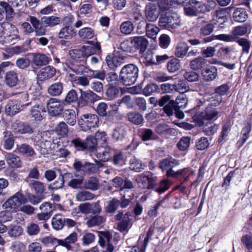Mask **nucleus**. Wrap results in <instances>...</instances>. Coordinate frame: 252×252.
<instances>
[{"mask_svg":"<svg viewBox=\"0 0 252 252\" xmlns=\"http://www.w3.org/2000/svg\"><path fill=\"white\" fill-rule=\"evenodd\" d=\"M29 21L35 30V35L43 36L46 33L47 27H52L59 24L60 18L54 16H44L40 21L36 17L31 16Z\"/></svg>","mask_w":252,"mask_h":252,"instance_id":"f257e3e1","label":"nucleus"},{"mask_svg":"<svg viewBox=\"0 0 252 252\" xmlns=\"http://www.w3.org/2000/svg\"><path fill=\"white\" fill-rule=\"evenodd\" d=\"M42 141L40 143V152L42 155H47L56 150L60 145L59 139L50 132L43 131Z\"/></svg>","mask_w":252,"mask_h":252,"instance_id":"f03ea898","label":"nucleus"},{"mask_svg":"<svg viewBox=\"0 0 252 252\" xmlns=\"http://www.w3.org/2000/svg\"><path fill=\"white\" fill-rule=\"evenodd\" d=\"M87 42L92 46H83L80 49H75L70 51V55L75 59L87 58L92 55L99 52L101 46L99 42L94 43L93 41H88Z\"/></svg>","mask_w":252,"mask_h":252,"instance_id":"7ed1b4c3","label":"nucleus"},{"mask_svg":"<svg viewBox=\"0 0 252 252\" xmlns=\"http://www.w3.org/2000/svg\"><path fill=\"white\" fill-rule=\"evenodd\" d=\"M138 68L133 64L125 65L120 73V77L122 82L126 86L133 84L138 76Z\"/></svg>","mask_w":252,"mask_h":252,"instance_id":"20e7f679","label":"nucleus"},{"mask_svg":"<svg viewBox=\"0 0 252 252\" xmlns=\"http://www.w3.org/2000/svg\"><path fill=\"white\" fill-rule=\"evenodd\" d=\"M28 202V199L21 190L16 192L10 197L2 205V208L6 210L17 212L22 204Z\"/></svg>","mask_w":252,"mask_h":252,"instance_id":"39448f33","label":"nucleus"},{"mask_svg":"<svg viewBox=\"0 0 252 252\" xmlns=\"http://www.w3.org/2000/svg\"><path fill=\"white\" fill-rule=\"evenodd\" d=\"M219 111L216 109H212L208 106L204 112L199 114H196L192 117L193 121L195 122L198 126L204 125L203 120H216L218 118Z\"/></svg>","mask_w":252,"mask_h":252,"instance_id":"423d86ee","label":"nucleus"},{"mask_svg":"<svg viewBox=\"0 0 252 252\" xmlns=\"http://www.w3.org/2000/svg\"><path fill=\"white\" fill-rule=\"evenodd\" d=\"M180 25V20L176 13H166L160 18L159 25L170 30L176 29Z\"/></svg>","mask_w":252,"mask_h":252,"instance_id":"0eeeda50","label":"nucleus"},{"mask_svg":"<svg viewBox=\"0 0 252 252\" xmlns=\"http://www.w3.org/2000/svg\"><path fill=\"white\" fill-rule=\"evenodd\" d=\"M78 122L82 129L87 131L98 126L99 120L97 115L87 114L82 115Z\"/></svg>","mask_w":252,"mask_h":252,"instance_id":"6e6552de","label":"nucleus"},{"mask_svg":"<svg viewBox=\"0 0 252 252\" xmlns=\"http://www.w3.org/2000/svg\"><path fill=\"white\" fill-rule=\"evenodd\" d=\"M157 177L150 172H144L137 179L138 185L141 189H152L156 187Z\"/></svg>","mask_w":252,"mask_h":252,"instance_id":"1a4fd4ad","label":"nucleus"},{"mask_svg":"<svg viewBox=\"0 0 252 252\" xmlns=\"http://www.w3.org/2000/svg\"><path fill=\"white\" fill-rule=\"evenodd\" d=\"M114 218L116 220H120V222L117 225V228L118 230L121 232L127 230L132 221L131 213L128 212L124 214L123 211H119L115 216Z\"/></svg>","mask_w":252,"mask_h":252,"instance_id":"9d476101","label":"nucleus"},{"mask_svg":"<svg viewBox=\"0 0 252 252\" xmlns=\"http://www.w3.org/2000/svg\"><path fill=\"white\" fill-rule=\"evenodd\" d=\"M80 96L79 104L82 106L94 104L95 102L101 99L100 96L91 90L82 91L80 89Z\"/></svg>","mask_w":252,"mask_h":252,"instance_id":"9b49d317","label":"nucleus"},{"mask_svg":"<svg viewBox=\"0 0 252 252\" xmlns=\"http://www.w3.org/2000/svg\"><path fill=\"white\" fill-rule=\"evenodd\" d=\"M247 32V29L246 27L238 26L235 27L232 31V35L221 34L217 35L216 38L218 40L226 42H232L236 40L237 36H242Z\"/></svg>","mask_w":252,"mask_h":252,"instance_id":"f8f14e48","label":"nucleus"},{"mask_svg":"<svg viewBox=\"0 0 252 252\" xmlns=\"http://www.w3.org/2000/svg\"><path fill=\"white\" fill-rule=\"evenodd\" d=\"M73 167L76 171H82L84 174L95 173L98 170V168L94 163L89 162L83 163L81 161L77 160L74 161Z\"/></svg>","mask_w":252,"mask_h":252,"instance_id":"ddd939ff","label":"nucleus"},{"mask_svg":"<svg viewBox=\"0 0 252 252\" xmlns=\"http://www.w3.org/2000/svg\"><path fill=\"white\" fill-rule=\"evenodd\" d=\"M49 113L52 116L60 115L63 111L64 104L56 98L50 99L47 103Z\"/></svg>","mask_w":252,"mask_h":252,"instance_id":"4468645a","label":"nucleus"},{"mask_svg":"<svg viewBox=\"0 0 252 252\" xmlns=\"http://www.w3.org/2000/svg\"><path fill=\"white\" fill-rule=\"evenodd\" d=\"M144 11L146 19L151 22H155L160 14V10L158 6L153 3L147 4L145 6Z\"/></svg>","mask_w":252,"mask_h":252,"instance_id":"2eb2a0df","label":"nucleus"},{"mask_svg":"<svg viewBox=\"0 0 252 252\" xmlns=\"http://www.w3.org/2000/svg\"><path fill=\"white\" fill-rule=\"evenodd\" d=\"M80 212L84 214H98L101 212V208L98 202L90 204L85 203L79 206Z\"/></svg>","mask_w":252,"mask_h":252,"instance_id":"dca6fc26","label":"nucleus"},{"mask_svg":"<svg viewBox=\"0 0 252 252\" xmlns=\"http://www.w3.org/2000/svg\"><path fill=\"white\" fill-rule=\"evenodd\" d=\"M12 128L15 133L21 134H32L34 132V128L27 123H16L12 125Z\"/></svg>","mask_w":252,"mask_h":252,"instance_id":"f3484780","label":"nucleus"},{"mask_svg":"<svg viewBox=\"0 0 252 252\" xmlns=\"http://www.w3.org/2000/svg\"><path fill=\"white\" fill-rule=\"evenodd\" d=\"M56 72L55 68L51 66H47L40 70L37 74V77L40 81H45L52 78Z\"/></svg>","mask_w":252,"mask_h":252,"instance_id":"a211bd4d","label":"nucleus"},{"mask_svg":"<svg viewBox=\"0 0 252 252\" xmlns=\"http://www.w3.org/2000/svg\"><path fill=\"white\" fill-rule=\"evenodd\" d=\"M131 44L136 49H140V51H144L147 48L149 42L148 40L144 36H135L131 38Z\"/></svg>","mask_w":252,"mask_h":252,"instance_id":"6ab92c4d","label":"nucleus"},{"mask_svg":"<svg viewBox=\"0 0 252 252\" xmlns=\"http://www.w3.org/2000/svg\"><path fill=\"white\" fill-rule=\"evenodd\" d=\"M77 233L73 232L65 239L57 240V244L65 247L68 250H70L71 249V244H74L77 241Z\"/></svg>","mask_w":252,"mask_h":252,"instance_id":"aec40b11","label":"nucleus"},{"mask_svg":"<svg viewBox=\"0 0 252 252\" xmlns=\"http://www.w3.org/2000/svg\"><path fill=\"white\" fill-rule=\"evenodd\" d=\"M23 108V105L20 102L15 100L9 102L6 105L5 110L8 115H14Z\"/></svg>","mask_w":252,"mask_h":252,"instance_id":"412c9836","label":"nucleus"},{"mask_svg":"<svg viewBox=\"0 0 252 252\" xmlns=\"http://www.w3.org/2000/svg\"><path fill=\"white\" fill-rule=\"evenodd\" d=\"M205 8L204 3L195 0H190V16L196 15L199 13H204Z\"/></svg>","mask_w":252,"mask_h":252,"instance_id":"4be33fe9","label":"nucleus"},{"mask_svg":"<svg viewBox=\"0 0 252 252\" xmlns=\"http://www.w3.org/2000/svg\"><path fill=\"white\" fill-rule=\"evenodd\" d=\"M5 158L7 164L12 168H18L21 165L20 158L11 153H6Z\"/></svg>","mask_w":252,"mask_h":252,"instance_id":"5701e85b","label":"nucleus"},{"mask_svg":"<svg viewBox=\"0 0 252 252\" xmlns=\"http://www.w3.org/2000/svg\"><path fill=\"white\" fill-rule=\"evenodd\" d=\"M7 232L10 237L17 238L22 235L23 229L18 224H11L7 226Z\"/></svg>","mask_w":252,"mask_h":252,"instance_id":"b1692460","label":"nucleus"},{"mask_svg":"<svg viewBox=\"0 0 252 252\" xmlns=\"http://www.w3.org/2000/svg\"><path fill=\"white\" fill-rule=\"evenodd\" d=\"M18 82V78L17 73L11 70L7 72L4 76V82L10 87H14L16 86Z\"/></svg>","mask_w":252,"mask_h":252,"instance_id":"393cba45","label":"nucleus"},{"mask_svg":"<svg viewBox=\"0 0 252 252\" xmlns=\"http://www.w3.org/2000/svg\"><path fill=\"white\" fill-rule=\"evenodd\" d=\"M63 89V83L58 82L52 84L48 88V93L51 96H56L60 95Z\"/></svg>","mask_w":252,"mask_h":252,"instance_id":"a878e982","label":"nucleus"},{"mask_svg":"<svg viewBox=\"0 0 252 252\" xmlns=\"http://www.w3.org/2000/svg\"><path fill=\"white\" fill-rule=\"evenodd\" d=\"M217 69L215 66L204 68L202 71L203 78L206 81H212L217 76Z\"/></svg>","mask_w":252,"mask_h":252,"instance_id":"bb28decb","label":"nucleus"},{"mask_svg":"<svg viewBox=\"0 0 252 252\" xmlns=\"http://www.w3.org/2000/svg\"><path fill=\"white\" fill-rule=\"evenodd\" d=\"M111 148L108 145L104 146L99 151L97 152L96 157L100 161H107L110 158Z\"/></svg>","mask_w":252,"mask_h":252,"instance_id":"cd10ccee","label":"nucleus"},{"mask_svg":"<svg viewBox=\"0 0 252 252\" xmlns=\"http://www.w3.org/2000/svg\"><path fill=\"white\" fill-rule=\"evenodd\" d=\"M74 177H72L68 183L67 186L73 189H81L84 183V178L83 176H79L74 173Z\"/></svg>","mask_w":252,"mask_h":252,"instance_id":"c85d7f7f","label":"nucleus"},{"mask_svg":"<svg viewBox=\"0 0 252 252\" xmlns=\"http://www.w3.org/2000/svg\"><path fill=\"white\" fill-rule=\"evenodd\" d=\"M16 150L20 154L29 157H32L35 154L33 148L30 145L26 143L17 145Z\"/></svg>","mask_w":252,"mask_h":252,"instance_id":"c756f323","label":"nucleus"},{"mask_svg":"<svg viewBox=\"0 0 252 252\" xmlns=\"http://www.w3.org/2000/svg\"><path fill=\"white\" fill-rule=\"evenodd\" d=\"M189 46L187 43L181 41L177 45L175 55L178 58H183L185 57L188 53Z\"/></svg>","mask_w":252,"mask_h":252,"instance_id":"7c9ffc66","label":"nucleus"},{"mask_svg":"<svg viewBox=\"0 0 252 252\" xmlns=\"http://www.w3.org/2000/svg\"><path fill=\"white\" fill-rule=\"evenodd\" d=\"M45 110L39 105L33 106L31 110V115L36 121H41L43 118V114L45 113Z\"/></svg>","mask_w":252,"mask_h":252,"instance_id":"2f4dec72","label":"nucleus"},{"mask_svg":"<svg viewBox=\"0 0 252 252\" xmlns=\"http://www.w3.org/2000/svg\"><path fill=\"white\" fill-rule=\"evenodd\" d=\"M3 134L5 138L4 141L3 147L5 150H10L14 146V139L13 138V135L10 131L6 130L3 132Z\"/></svg>","mask_w":252,"mask_h":252,"instance_id":"473e14b6","label":"nucleus"},{"mask_svg":"<svg viewBox=\"0 0 252 252\" xmlns=\"http://www.w3.org/2000/svg\"><path fill=\"white\" fill-rule=\"evenodd\" d=\"M32 62L35 65L41 66L47 64L49 62V59L44 54H35L33 55Z\"/></svg>","mask_w":252,"mask_h":252,"instance_id":"72a5a7b5","label":"nucleus"},{"mask_svg":"<svg viewBox=\"0 0 252 252\" xmlns=\"http://www.w3.org/2000/svg\"><path fill=\"white\" fill-rule=\"evenodd\" d=\"M226 12L224 10H218L213 16L212 22L213 24H218L221 27L226 20Z\"/></svg>","mask_w":252,"mask_h":252,"instance_id":"f704fd0d","label":"nucleus"},{"mask_svg":"<svg viewBox=\"0 0 252 252\" xmlns=\"http://www.w3.org/2000/svg\"><path fill=\"white\" fill-rule=\"evenodd\" d=\"M126 135V127L123 126H119L114 129L112 137L115 141H122L125 138Z\"/></svg>","mask_w":252,"mask_h":252,"instance_id":"c9c22d12","label":"nucleus"},{"mask_svg":"<svg viewBox=\"0 0 252 252\" xmlns=\"http://www.w3.org/2000/svg\"><path fill=\"white\" fill-rule=\"evenodd\" d=\"M65 223V218L60 214L55 215L52 219V224L54 229H62Z\"/></svg>","mask_w":252,"mask_h":252,"instance_id":"e433bc0d","label":"nucleus"},{"mask_svg":"<svg viewBox=\"0 0 252 252\" xmlns=\"http://www.w3.org/2000/svg\"><path fill=\"white\" fill-rule=\"evenodd\" d=\"M84 188L87 189L91 190H96L99 188V181L98 179L94 177H91L84 183H83Z\"/></svg>","mask_w":252,"mask_h":252,"instance_id":"4c0bfd02","label":"nucleus"},{"mask_svg":"<svg viewBox=\"0 0 252 252\" xmlns=\"http://www.w3.org/2000/svg\"><path fill=\"white\" fill-rule=\"evenodd\" d=\"M145 30L147 37L152 39H155L157 38V34L159 32V29L158 27L151 23L146 24Z\"/></svg>","mask_w":252,"mask_h":252,"instance_id":"58836bf2","label":"nucleus"},{"mask_svg":"<svg viewBox=\"0 0 252 252\" xmlns=\"http://www.w3.org/2000/svg\"><path fill=\"white\" fill-rule=\"evenodd\" d=\"M75 34L74 29L69 26H65L63 28L59 33V37L60 38L69 39L71 38Z\"/></svg>","mask_w":252,"mask_h":252,"instance_id":"ea45409f","label":"nucleus"},{"mask_svg":"<svg viewBox=\"0 0 252 252\" xmlns=\"http://www.w3.org/2000/svg\"><path fill=\"white\" fill-rule=\"evenodd\" d=\"M179 164L178 161L172 158L163 159L160 163L159 167L162 170H167Z\"/></svg>","mask_w":252,"mask_h":252,"instance_id":"a19ab883","label":"nucleus"},{"mask_svg":"<svg viewBox=\"0 0 252 252\" xmlns=\"http://www.w3.org/2000/svg\"><path fill=\"white\" fill-rule=\"evenodd\" d=\"M234 20L238 22H245L248 18L246 10L242 8H237L233 14Z\"/></svg>","mask_w":252,"mask_h":252,"instance_id":"79ce46f5","label":"nucleus"},{"mask_svg":"<svg viewBox=\"0 0 252 252\" xmlns=\"http://www.w3.org/2000/svg\"><path fill=\"white\" fill-rule=\"evenodd\" d=\"M63 117L66 123L71 125L74 126L76 123L75 112L73 109L65 110L63 112Z\"/></svg>","mask_w":252,"mask_h":252,"instance_id":"37998d69","label":"nucleus"},{"mask_svg":"<svg viewBox=\"0 0 252 252\" xmlns=\"http://www.w3.org/2000/svg\"><path fill=\"white\" fill-rule=\"evenodd\" d=\"M178 104V102H177L175 101L174 100L172 99L168 104H166V105L163 107V109L164 112L168 116H172L174 111H177V110L179 108Z\"/></svg>","mask_w":252,"mask_h":252,"instance_id":"c03bdc74","label":"nucleus"},{"mask_svg":"<svg viewBox=\"0 0 252 252\" xmlns=\"http://www.w3.org/2000/svg\"><path fill=\"white\" fill-rule=\"evenodd\" d=\"M94 198V194L86 190L79 191L76 195V200L80 202L91 200Z\"/></svg>","mask_w":252,"mask_h":252,"instance_id":"a18cd8bd","label":"nucleus"},{"mask_svg":"<svg viewBox=\"0 0 252 252\" xmlns=\"http://www.w3.org/2000/svg\"><path fill=\"white\" fill-rule=\"evenodd\" d=\"M94 35V30L89 27H85L80 29L78 32L79 36L83 39H90Z\"/></svg>","mask_w":252,"mask_h":252,"instance_id":"49530a36","label":"nucleus"},{"mask_svg":"<svg viewBox=\"0 0 252 252\" xmlns=\"http://www.w3.org/2000/svg\"><path fill=\"white\" fill-rule=\"evenodd\" d=\"M127 118L129 122L135 125H140L143 122V117L141 114L136 112H131L127 114Z\"/></svg>","mask_w":252,"mask_h":252,"instance_id":"de8ad7c7","label":"nucleus"},{"mask_svg":"<svg viewBox=\"0 0 252 252\" xmlns=\"http://www.w3.org/2000/svg\"><path fill=\"white\" fill-rule=\"evenodd\" d=\"M139 135L143 141L154 140L155 138V134L153 130L149 128H143L139 131Z\"/></svg>","mask_w":252,"mask_h":252,"instance_id":"09e8293b","label":"nucleus"},{"mask_svg":"<svg viewBox=\"0 0 252 252\" xmlns=\"http://www.w3.org/2000/svg\"><path fill=\"white\" fill-rule=\"evenodd\" d=\"M120 205V201L116 198H113L112 200L108 201L105 208V211L108 213H114L118 209Z\"/></svg>","mask_w":252,"mask_h":252,"instance_id":"8fccbe9b","label":"nucleus"},{"mask_svg":"<svg viewBox=\"0 0 252 252\" xmlns=\"http://www.w3.org/2000/svg\"><path fill=\"white\" fill-rule=\"evenodd\" d=\"M105 218L101 216H94L89 219L86 224L89 227L98 226L101 224L104 221Z\"/></svg>","mask_w":252,"mask_h":252,"instance_id":"3c124183","label":"nucleus"},{"mask_svg":"<svg viewBox=\"0 0 252 252\" xmlns=\"http://www.w3.org/2000/svg\"><path fill=\"white\" fill-rule=\"evenodd\" d=\"M120 88L110 86L106 91V95L109 100H113L119 96Z\"/></svg>","mask_w":252,"mask_h":252,"instance_id":"603ef678","label":"nucleus"},{"mask_svg":"<svg viewBox=\"0 0 252 252\" xmlns=\"http://www.w3.org/2000/svg\"><path fill=\"white\" fill-rule=\"evenodd\" d=\"M120 29L122 33L127 35L132 32L134 29V26L131 21H127L121 24Z\"/></svg>","mask_w":252,"mask_h":252,"instance_id":"864d4df0","label":"nucleus"},{"mask_svg":"<svg viewBox=\"0 0 252 252\" xmlns=\"http://www.w3.org/2000/svg\"><path fill=\"white\" fill-rule=\"evenodd\" d=\"M97 145V142L95 137L93 136L87 137L85 142V149L93 152L95 149Z\"/></svg>","mask_w":252,"mask_h":252,"instance_id":"5fc2aeb1","label":"nucleus"},{"mask_svg":"<svg viewBox=\"0 0 252 252\" xmlns=\"http://www.w3.org/2000/svg\"><path fill=\"white\" fill-rule=\"evenodd\" d=\"M218 125L213 123L208 122L203 126V131L207 135H212L217 132Z\"/></svg>","mask_w":252,"mask_h":252,"instance_id":"6e6d98bb","label":"nucleus"},{"mask_svg":"<svg viewBox=\"0 0 252 252\" xmlns=\"http://www.w3.org/2000/svg\"><path fill=\"white\" fill-rule=\"evenodd\" d=\"M168 70L171 73H174L178 70L180 68V61L177 58L171 59L167 64Z\"/></svg>","mask_w":252,"mask_h":252,"instance_id":"4d7b16f0","label":"nucleus"},{"mask_svg":"<svg viewBox=\"0 0 252 252\" xmlns=\"http://www.w3.org/2000/svg\"><path fill=\"white\" fill-rule=\"evenodd\" d=\"M99 244L103 247L106 244L110 243V240L112 239V235L108 232H100Z\"/></svg>","mask_w":252,"mask_h":252,"instance_id":"13d9d810","label":"nucleus"},{"mask_svg":"<svg viewBox=\"0 0 252 252\" xmlns=\"http://www.w3.org/2000/svg\"><path fill=\"white\" fill-rule=\"evenodd\" d=\"M55 130L58 135L63 137L67 135L68 128L64 122H61L57 125Z\"/></svg>","mask_w":252,"mask_h":252,"instance_id":"bf43d9fd","label":"nucleus"},{"mask_svg":"<svg viewBox=\"0 0 252 252\" xmlns=\"http://www.w3.org/2000/svg\"><path fill=\"white\" fill-rule=\"evenodd\" d=\"M145 165L134 158L130 160L129 168L136 172H140L144 168Z\"/></svg>","mask_w":252,"mask_h":252,"instance_id":"052dcab7","label":"nucleus"},{"mask_svg":"<svg viewBox=\"0 0 252 252\" xmlns=\"http://www.w3.org/2000/svg\"><path fill=\"white\" fill-rule=\"evenodd\" d=\"M251 130V126L250 125L248 124L244 126L241 131V134L242 135L241 140L239 141L237 144L241 146L244 143L247 141L249 137V133Z\"/></svg>","mask_w":252,"mask_h":252,"instance_id":"680f3d73","label":"nucleus"},{"mask_svg":"<svg viewBox=\"0 0 252 252\" xmlns=\"http://www.w3.org/2000/svg\"><path fill=\"white\" fill-rule=\"evenodd\" d=\"M85 70V66L83 65H73L69 67L68 73L70 77L74 76V74L72 73L74 72L76 74H80L83 73Z\"/></svg>","mask_w":252,"mask_h":252,"instance_id":"e2e57ef3","label":"nucleus"},{"mask_svg":"<svg viewBox=\"0 0 252 252\" xmlns=\"http://www.w3.org/2000/svg\"><path fill=\"white\" fill-rule=\"evenodd\" d=\"M30 186L37 193H42L45 189L44 184L37 181L33 180L30 184Z\"/></svg>","mask_w":252,"mask_h":252,"instance_id":"0e129e2a","label":"nucleus"},{"mask_svg":"<svg viewBox=\"0 0 252 252\" xmlns=\"http://www.w3.org/2000/svg\"><path fill=\"white\" fill-rule=\"evenodd\" d=\"M78 94L75 90H70L66 94L64 101L67 103L76 102L78 100Z\"/></svg>","mask_w":252,"mask_h":252,"instance_id":"69168bd1","label":"nucleus"},{"mask_svg":"<svg viewBox=\"0 0 252 252\" xmlns=\"http://www.w3.org/2000/svg\"><path fill=\"white\" fill-rule=\"evenodd\" d=\"M159 89L157 85L152 83L147 85L144 89L143 93L145 95L149 96L157 92Z\"/></svg>","mask_w":252,"mask_h":252,"instance_id":"338daca9","label":"nucleus"},{"mask_svg":"<svg viewBox=\"0 0 252 252\" xmlns=\"http://www.w3.org/2000/svg\"><path fill=\"white\" fill-rule=\"evenodd\" d=\"M91 91L95 94H100L103 92V85L99 81H94L91 84Z\"/></svg>","mask_w":252,"mask_h":252,"instance_id":"774afa93","label":"nucleus"}]
</instances>
